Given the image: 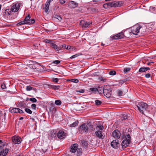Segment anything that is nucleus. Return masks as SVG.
Instances as JSON below:
<instances>
[{"label": "nucleus", "mask_w": 156, "mask_h": 156, "mask_svg": "<svg viewBox=\"0 0 156 156\" xmlns=\"http://www.w3.org/2000/svg\"><path fill=\"white\" fill-rule=\"evenodd\" d=\"M132 34V31H131V30L129 28L126 30L124 32L122 31L117 34L111 36L110 40L112 41L114 40L119 39L122 38L124 37L129 38L131 37Z\"/></svg>", "instance_id": "nucleus-1"}, {"label": "nucleus", "mask_w": 156, "mask_h": 156, "mask_svg": "<svg viewBox=\"0 0 156 156\" xmlns=\"http://www.w3.org/2000/svg\"><path fill=\"white\" fill-rule=\"evenodd\" d=\"M130 29L132 34L135 35H138L139 34H142L143 32V27L139 24H136Z\"/></svg>", "instance_id": "nucleus-2"}, {"label": "nucleus", "mask_w": 156, "mask_h": 156, "mask_svg": "<svg viewBox=\"0 0 156 156\" xmlns=\"http://www.w3.org/2000/svg\"><path fill=\"white\" fill-rule=\"evenodd\" d=\"M30 17L29 15L26 16L23 20H20L18 21V23L17 25L18 26H20L21 25H24L25 24H32L35 22V20L34 19H30Z\"/></svg>", "instance_id": "nucleus-3"}, {"label": "nucleus", "mask_w": 156, "mask_h": 156, "mask_svg": "<svg viewBox=\"0 0 156 156\" xmlns=\"http://www.w3.org/2000/svg\"><path fill=\"white\" fill-rule=\"evenodd\" d=\"M136 106L140 112L143 114H144V111L146 110L148 105L146 103L140 102H138Z\"/></svg>", "instance_id": "nucleus-4"}, {"label": "nucleus", "mask_w": 156, "mask_h": 156, "mask_svg": "<svg viewBox=\"0 0 156 156\" xmlns=\"http://www.w3.org/2000/svg\"><path fill=\"white\" fill-rule=\"evenodd\" d=\"M126 139L122 141V146L123 149L128 146L130 143V136L129 134L126 135L125 136Z\"/></svg>", "instance_id": "nucleus-5"}, {"label": "nucleus", "mask_w": 156, "mask_h": 156, "mask_svg": "<svg viewBox=\"0 0 156 156\" xmlns=\"http://www.w3.org/2000/svg\"><path fill=\"white\" fill-rule=\"evenodd\" d=\"M112 89L109 86H106L104 87V90L103 94L107 98H109L111 95Z\"/></svg>", "instance_id": "nucleus-6"}, {"label": "nucleus", "mask_w": 156, "mask_h": 156, "mask_svg": "<svg viewBox=\"0 0 156 156\" xmlns=\"http://www.w3.org/2000/svg\"><path fill=\"white\" fill-rule=\"evenodd\" d=\"M88 130V127L87 126L86 124L85 123L81 125L79 128V131L81 134L87 132Z\"/></svg>", "instance_id": "nucleus-7"}, {"label": "nucleus", "mask_w": 156, "mask_h": 156, "mask_svg": "<svg viewBox=\"0 0 156 156\" xmlns=\"http://www.w3.org/2000/svg\"><path fill=\"white\" fill-rule=\"evenodd\" d=\"M20 6V4L19 3H16L15 4H13L11 9H10V12H17L19 9Z\"/></svg>", "instance_id": "nucleus-8"}, {"label": "nucleus", "mask_w": 156, "mask_h": 156, "mask_svg": "<svg viewBox=\"0 0 156 156\" xmlns=\"http://www.w3.org/2000/svg\"><path fill=\"white\" fill-rule=\"evenodd\" d=\"M110 6L111 7H117L122 6V2H113L108 3Z\"/></svg>", "instance_id": "nucleus-9"}, {"label": "nucleus", "mask_w": 156, "mask_h": 156, "mask_svg": "<svg viewBox=\"0 0 156 156\" xmlns=\"http://www.w3.org/2000/svg\"><path fill=\"white\" fill-rule=\"evenodd\" d=\"M66 133L63 131L60 130L57 134L58 137L60 139H64L66 136Z\"/></svg>", "instance_id": "nucleus-10"}, {"label": "nucleus", "mask_w": 156, "mask_h": 156, "mask_svg": "<svg viewBox=\"0 0 156 156\" xmlns=\"http://www.w3.org/2000/svg\"><path fill=\"white\" fill-rule=\"evenodd\" d=\"M112 135L115 138L119 139L121 136V133L118 130L116 129L112 132Z\"/></svg>", "instance_id": "nucleus-11"}, {"label": "nucleus", "mask_w": 156, "mask_h": 156, "mask_svg": "<svg viewBox=\"0 0 156 156\" xmlns=\"http://www.w3.org/2000/svg\"><path fill=\"white\" fill-rule=\"evenodd\" d=\"M111 146L113 148H118L119 145L118 140H113L111 142Z\"/></svg>", "instance_id": "nucleus-12"}, {"label": "nucleus", "mask_w": 156, "mask_h": 156, "mask_svg": "<svg viewBox=\"0 0 156 156\" xmlns=\"http://www.w3.org/2000/svg\"><path fill=\"white\" fill-rule=\"evenodd\" d=\"M12 141L14 144H19L21 143L22 140L21 138L18 136H14L12 137Z\"/></svg>", "instance_id": "nucleus-13"}, {"label": "nucleus", "mask_w": 156, "mask_h": 156, "mask_svg": "<svg viewBox=\"0 0 156 156\" xmlns=\"http://www.w3.org/2000/svg\"><path fill=\"white\" fill-rule=\"evenodd\" d=\"M78 5V3L75 2L74 1H72L70 2L68 5V7L71 9L77 7Z\"/></svg>", "instance_id": "nucleus-14"}, {"label": "nucleus", "mask_w": 156, "mask_h": 156, "mask_svg": "<svg viewBox=\"0 0 156 156\" xmlns=\"http://www.w3.org/2000/svg\"><path fill=\"white\" fill-rule=\"evenodd\" d=\"M80 23L81 25H82L83 27L85 28L89 27L90 25L91 24V23L90 22H85L84 20H82L80 22Z\"/></svg>", "instance_id": "nucleus-15"}, {"label": "nucleus", "mask_w": 156, "mask_h": 156, "mask_svg": "<svg viewBox=\"0 0 156 156\" xmlns=\"http://www.w3.org/2000/svg\"><path fill=\"white\" fill-rule=\"evenodd\" d=\"M78 147V145L76 144L72 145L70 150V151L73 153H75Z\"/></svg>", "instance_id": "nucleus-16"}, {"label": "nucleus", "mask_w": 156, "mask_h": 156, "mask_svg": "<svg viewBox=\"0 0 156 156\" xmlns=\"http://www.w3.org/2000/svg\"><path fill=\"white\" fill-rule=\"evenodd\" d=\"M9 151V149L6 148L0 151V156H6Z\"/></svg>", "instance_id": "nucleus-17"}, {"label": "nucleus", "mask_w": 156, "mask_h": 156, "mask_svg": "<svg viewBox=\"0 0 156 156\" xmlns=\"http://www.w3.org/2000/svg\"><path fill=\"white\" fill-rule=\"evenodd\" d=\"M96 136L100 139H102L104 138V136L102 134V132L100 130H97L95 132Z\"/></svg>", "instance_id": "nucleus-18"}, {"label": "nucleus", "mask_w": 156, "mask_h": 156, "mask_svg": "<svg viewBox=\"0 0 156 156\" xmlns=\"http://www.w3.org/2000/svg\"><path fill=\"white\" fill-rule=\"evenodd\" d=\"M150 68L149 67H141L140 68L138 71V72L140 73H141L142 72H144L147 71L149 70Z\"/></svg>", "instance_id": "nucleus-19"}, {"label": "nucleus", "mask_w": 156, "mask_h": 156, "mask_svg": "<svg viewBox=\"0 0 156 156\" xmlns=\"http://www.w3.org/2000/svg\"><path fill=\"white\" fill-rule=\"evenodd\" d=\"M48 87L50 89L56 90H58L59 89L60 86L59 85H49Z\"/></svg>", "instance_id": "nucleus-20"}, {"label": "nucleus", "mask_w": 156, "mask_h": 156, "mask_svg": "<svg viewBox=\"0 0 156 156\" xmlns=\"http://www.w3.org/2000/svg\"><path fill=\"white\" fill-rule=\"evenodd\" d=\"M20 110V109L18 108H12L11 109L10 108L9 109V112L12 113H18L19 111V110Z\"/></svg>", "instance_id": "nucleus-21"}, {"label": "nucleus", "mask_w": 156, "mask_h": 156, "mask_svg": "<svg viewBox=\"0 0 156 156\" xmlns=\"http://www.w3.org/2000/svg\"><path fill=\"white\" fill-rule=\"evenodd\" d=\"M50 3L51 2H50L48 1V0L46 3L45 7L44 8V11L45 12H47L48 11L49 8V5Z\"/></svg>", "instance_id": "nucleus-22"}, {"label": "nucleus", "mask_w": 156, "mask_h": 156, "mask_svg": "<svg viewBox=\"0 0 156 156\" xmlns=\"http://www.w3.org/2000/svg\"><path fill=\"white\" fill-rule=\"evenodd\" d=\"M51 46L57 51H58L60 50V48H58L56 44L54 43V41H53V42H52L51 44Z\"/></svg>", "instance_id": "nucleus-23"}, {"label": "nucleus", "mask_w": 156, "mask_h": 156, "mask_svg": "<svg viewBox=\"0 0 156 156\" xmlns=\"http://www.w3.org/2000/svg\"><path fill=\"white\" fill-rule=\"evenodd\" d=\"M98 89L97 92H98L100 94L103 93L104 90V87H98Z\"/></svg>", "instance_id": "nucleus-24"}, {"label": "nucleus", "mask_w": 156, "mask_h": 156, "mask_svg": "<svg viewBox=\"0 0 156 156\" xmlns=\"http://www.w3.org/2000/svg\"><path fill=\"white\" fill-rule=\"evenodd\" d=\"M78 123V121H75L72 124H70V126L71 127H75L77 126Z\"/></svg>", "instance_id": "nucleus-25"}, {"label": "nucleus", "mask_w": 156, "mask_h": 156, "mask_svg": "<svg viewBox=\"0 0 156 156\" xmlns=\"http://www.w3.org/2000/svg\"><path fill=\"white\" fill-rule=\"evenodd\" d=\"M5 146V143L2 140H0V150L2 149Z\"/></svg>", "instance_id": "nucleus-26"}, {"label": "nucleus", "mask_w": 156, "mask_h": 156, "mask_svg": "<svg viewBox=\"0 0 156 156\" xmlns=\"http://www.w3.org/2000/svg\"><path fill=\"white\" fill-rule=\"evenodd\" d=\"M90 90L94 93H96L97 92L98 89L97 88H90Z\"/></svg>", "instance_id": "nucleus-27"}, {"label": "nucleus", "mask_w": 156, "mask_h": 156, "mask_svg": "<svg viewBox=\"0 0 156 156\" xmlns=\"http://www.w3.org/2000/svg\"><path fill=\"white\" fill-rule=\"evenodd\" d=\"M81 142L82 145L83 146H86L87 145V142L84 140H81Z\"/></svg>", "instance_id": "nucleus-28"}, {"label": "nucleus", "mask_w": 156, "mask_h": 156, "mask_svg": "<svg viewBox=\"0 0 156 156\" xmlns=\"http://www.w3.org/2000/svg\"><path fill=\"white\" fill-rule=\"evenodd\" d=\"M54 41L48 39H45L44 40V42L47 43H49L51 44Z\"/></svg>", "instance_id": "nucleus-29"}, {"label": "nucleus", "mask_w": 156, "mask_h": 156, "mask_svg": "<svg viewBox=\"0 0 156 156\" xmlns=\"http://www.w3.org/2000/svg\"><path fill=\"white\" fill-rule=\"evenodd\" d=\"M95 104L97 105H100L102 104V102L98 100H96L95 101Z\"/></svg>", "instance_id": "nucleus-30"}, {"label": "nucleus", "mask_w": 156, "mask_h": 156, "mask_svg": "<svg viewBox=\"0 0 156 156\" xmlns=\"http://www.w3.org/2000/svg\"><path fill=\"white\" fill-rule=\"evenodd\" d=\"M69 81L74 83H77L79 82V80L76 79H73L69 80Z\"/></svg>", "instance_id": "nucleus-31"}, {"label": "nucleus", "mask_w": 156, "mask_h": 156, "mask_svg": "<svg viewBox=\"0 0 156 156\" xmlns=\"http://www.w3.org/2000/svg\"><path fill=\"white\" fill-rule=\"evenodd\" d=\"M25 111L28 114H31L32 113V111L29 108H25Z\"/></svg>", "instance_id": "nucleus-32"}, {"label": "nucleus", "mask_w": 156, "mask_h": 156, "mask_svg": "<svg viewBox=\"0 0 156 156\" xmlns=\"http://www.w3.org/2000/svg\"><path fill=\"white\" fill-rule=\"evenodd\" d=\"M104 129L103 126L100 125L97 126L96 127V129L98 130H102Z\"/></svg>", "instance_id": "nucleus-33"}, {"label": "nucleus", "mask_w": 156, "mask_h": 156, "mask_svg": "<svg viewBox=\"0 0 156 156\" xmlns=\"http://www.w3.org/2000/svg\"><path fill=\"white\" fill-rule=\"evenodd\" d=\"M61 103L62 102L60 100H56L55 101V104L57 105H60Z\"/></svg>", "instance_id": "nucleus-34"}, {"label": "nucleus", "mask_w": 156, "mask_h": 156, "mask_svg": "<svg viewBox=\"0 0 156 156\" xmlns=\"http://www.w3.org/2000/svg\"><path fill=\"white\" fill-rule=\"evenodd\" d=\"M54 18L57 19L59 21H61L62 19V17L58 15H55L54 16Z\"/></svg>", "instance_id": "nucleus-35"}, {"label": "nucleus", "mask_w": 156, "mask_h": 156, "mask_svg": "<svg viewBox=\"0 0 156 156\" xmlns=\"http://www.w3.org/2000/svg\"><path fill=\"white\" fill-rule=\"evenodd\" d=\"M29 100L30 101L34 103L36 102L37 101V99L34 98H30Z\"/></svg>", "instance_id": "nucleus-36"}, {"label": "nucleus", "mask_w": 156, "mask_h": 156, "mask_svg": "<svg viewBox=\"0 0 156 156\" xmlns=\"http://www.w3.org/2000/svg\"><path fill=\"white\" fill-rule=\"evenodd\" d=\"M116 74V72L115 71H111L109 72V74L111 75H114Z\"/></svg>", "instance_id": "nucleus-37"}, {"label": "nucleus", "mask_w": 156, "mask_h": 156, "mask_svg": "<svg viewBox=\"0 0 156 156\" xmlns=\"http://www.w3.org/2000/svg\"><path fill=\"white\" fill-rule=\"evenodd\" d=\"M26 89L27 91H30L33 89V87L30 86H28L27 87Z\"/></svg>", "instance_id": "nucleus-38"}, {"label": "nucleus", "mask_w": 156, "mask_h": 156, "mask_svg": "<svg viewBox=\"0 0 156 156\" xmlns=\"http://www.w3.org/2000/svg\"><path fill=\"white\" fill-rule=\"evenodd\" d=\"M130 70V68H125L124 69L123 71L125 73H126L128 72Z\"/></svg>", "instance_id": "nucleus-39"}, {"label": "nucleus", "mask_w": 156, "mask_h": 156, "mask_svg": "<svg viewBox=\"0 0 156 156\" xmlns=\"http://www.w3.org/2000/svg\"><path fill=\"white\" fill-rule=\"evenodd\" d=\"M127 118V115L126 114H123V116L121 117V119L122 120H125Z\"/></svg>", "instance_id": "nucleus-40"}, {"label": "nucleus", "mask_w": 156, "mask_h": 156, "mask_svg": "<svg viewBox=\"0 0 156 156\" xmlns=\"http://www.w3.org/2000/svg\"><path fill=\"white\" fill-rule=\"evenodd\" d=\"M31 108L34 110H35L36 108V105L34 104H32L31 106Z\"/></svg>", "instance_id": "nucleus-41"}, {"label": "nucleus", "mask_w": 156, "mask_h": 156, "mask_svg": "<svg viewBox=\"0 0 156 156\" xmlns=\"http://www.w3.org/2000/svg\"><path fill=\"white\" fill-rule=\"evenodd\" d=\"M103 7L105 8H108L110 6V5L108 4V3L104 4L103 5Z\"/></svg>", "instance_id": "nucleus-42"}, {"label": "nucleus", "mask_w": 156, "mask_h": 156, "mask_svg": "<svg viewBox=\"0 0 156 156\" xmlns=\"http://www.w3.org/2000/svg\"><path fill=\"white\" fill-rule=\"evenodd\" d=\"M60 62V61L59 60H55L52 63H54L56 64H58Z\"/></svg>", "instance_id": "nucleus-43"}, {"label": "nucleus", "mask_w": 156, "mask_h": 156, "mask_svg": "<svg viewBox=\"0 0 156 156\" xmlns=\"http://www.w3.org/2000/svg\"><path fill=\"white\" fill-rule=\"evenodd\" d=\"M1 87L3 89H5L6 88L5 85L4 83H3L2 84Z\"/></svg>", "instance_id": "nucleus-44"}, {"label": "nucleus", "mask_w": 156, "mask_h": 156, "mask_svg": "<svg viewBox=\"0 0 156 156\" xmlns=\"http://www.w3.org/2000/svg\"><path fill=\"white\" fill-rule=\"evenodd\" d=\"M123 94L122 91L121 90H118V94L119 96L122 95Z\"/></svg>", "instance_id": "nucleus-45"}, {"label": "nucleus", "mask_w": 156, "mask_h": 156, "mask_svg": "<svg viewBox=\"0 0 156 156\" xmlns=\"http://www.w3.org/2000/svg\"><path fill=\"white\" fill-rule=\"evenodd\" d=\"M62 47L63 48H66V49H68V47L67 45H66L65 44H63L62 45Z\"/></svg>", "instance_id": "nucleus-46"}, {"label": "nucleus", "mask_w": 156, "mask_h": 156, "mask_svg": "<svg viewBox=\"0 0 156 156\" xmlns=\"http://www.w3.org/2000/svg\"><path fill=\"white\" fill-rule=\"evenodd\" d=\"M79 55L78 54H76L74 55H73L72 56H71L70 57V58L71 59L73 58H76V57L78 56Z\"/></svg>", "instance_id": "nucleus-47"}, {"label": "nucleus", "mask_w": 156, "mask_h": 156, "mask_svg": "<svg viewBox=\"0 0 156 156\" xmlns=\"http://www.w3.org/2000/svg\"><path fill=\"white\" fill-rule=\"evenodd\" d=\"M66 0H60L59 2L62 4H63L66 2Z\"/></svg>", "instance_id": "nucleus-48"}, {"label": "nucleus", "mask_w": 156, "mask_h": 156, "mask_svg": "<svg viewBox=\"0 0 156 156\" xmlns=\"http://www.w3.org/2000/svg\"><path fill=\"white\" fill-rule=\"evenodd\" d=\"M151 76V74L150 73H147L145 74V77L146 78H150Z\"/></svg>", "instance_id": "nucleus-49"}, {"label": "nucleus", "mask_w": 156, "mask_h": 156, "mask_svg": "<svg viewBox=\"0 0 156 156\" xmlns=\"http://www.w3.org/2000/svg\"><path fill=\"white\" fill-rule=\"evenodd\" d=\"M53 81L54 82H55L56 83H57L58 81V79L57 78H53Z\"/></svg>", "instance_id": "nucleus-50"}, {"label": "nucleus", "mask_w": 156, "mask_h": 156, "mask_svg": "<svg viewBox=\"0 0 156 156\" xmlns=\"http://www.w3.org/2000/svg\"><path fill=\"white\" fill-rule=\"evenodd\" d=\"M99 79L101 81H103L105 82V80H106L105 78H104L103 77H101L99 78Z\"/></svg>", "instance_id": "nucleus-51"}, {"label": "nucleus", "mask_w": 156, "mask_h": 156, "mask_svg": "<svg viewBox=\"0 0 156 156\" xmlns=\"http://www.w3.org/2000/svg\"><path fill=\"white\" fill-rule=\"evenodd\" d=\"M94 76H98L99 75V73L98 72L94 73L93 74Z\"/></svg>", "instance_id": "nucleus-52"}, {"label": "nucleus", "mask_w": 156, "mask_h": 156, "mask_svg": "<svg viewBox=\"0 0 156 156\" xmlns=\"http://www.w3.org/2000/svg\"><path fill=\"white\" fill-rule=\"evenodd\" d=\"M18 113L22 114L24 113V112L22 110H21L20 109V110H19Z\"/></svg>", "instance_id": "nucleus-53"}, {"label": "nucleus", "mask_w": 156, "mask_h": 156, "mask_svg": "<svg viewBox=\"0 0 156 156\" xmlns=\"http://www.w3.org/2000/svg\"><path fill=\"white\" fill-rule=\"evenodd\" d=\"M77 92H79L80 93H83L84 92V90H82L81 91H77Z\"/></svg>", "instance_id": "nucleus-54"}, {"label": "nucleus", "mask_w": 156, "mask_h": 156, "mask_svg": "<svg viewBox=\"0 0 156 156\" xmlns=\"http://www.w3.org/2000/svg\"><path fill=\"white\" fill-rule=\"evenodd\" d=\"M78 152H79L80 153H82V150L80 149H79L77 150Z\"/></svg>", "instance_id": "nucleus-55"}, {"label": "nucleus", "mask_w": 156, "mask_h": 156, "mask_svg": "<svg viewBox=\"0 0 156 156\" xmlns=\"http://www.w3.org/2000/svg\"><path fill=\"white\" fill-rule=\"evenodd\" d=\"M53 136H56V135L55 133H54V134H52L51 135V137H52Z\"/></svg>", "instance_id": "nucleus-56"}, {"label": "nucleus", "mask_w": 156, "mask_h": 156, "mask_svg": "<svg viewBox=\"0 0 156 156\" xmlns=\"http://www.w3.org/2000/svg\"><path fill=\"white\" fill-rule=\"evenodd\" d=\"M23 117H21L20 118V119H19V120H22L23 119Z\"/></svg>", "instance_id": "nucleus-57"}, {"label": "nucleus", "mask_w": 156, "mask_h": 156, "mask_svg": "<svg viewBox=\"0 0 156 156\" xmlns=\"http://www.w3.org/2000/svg\"><path fill=\"white\" fill-rule=\"evenodd\" d=\"M151 63V62H147V64L148 65H149Z\"/></svg>", "instance_id": "nucleus-58"}, {"label": "nucleus", "mask_w": 156, "mask_h": 156, "mask_svg": "<svg viewBox=\"0 0 156 156\" xmlns=\"http://www.w3.org/2000/svg\"><path fill=\"white\" fill-rule=\"evenodd\" d=\"M68 46V49H70L71 48V46Z\"/></svg>", "instance_id": "nucleus-59"}, {"label": "nucleus", "mask_w": 156, "mask_h": 156, "mask_svg": "<svg viewBox=\"0 0 156 156\" xmlns=\"http://www.w3.org/2000/svg\"><path fill=\"white\" fill-rule=\"evenodd\" d=\"M101 45L102 46H104L105 45V44H103L102 43H101Z\"/></svg>", "instance_id": "nucleus-60"}, {"label": "nucleus", "mask_w": 156, "mask_h": 156, "mask_svg": "<svg viewBox=\"0 0 156 156\" xmlns=\"http://www.w3.org/2000/svg\"><path fill=\"white\" fill-rule=\"evenodd\" d=\"M93 2H95L96 1V0H94V1H93Z\"/></svg>", "instance_id": "nucleus-61"}, {"label": "nucleus", "mask_w": 156, "mask_h": 156, "mask_svg": "<svg viewBox=\"0 0 156 156\" xmlns=\"http://www.w3.org/2000/svg\"><path fill=\"white\" fill-rule=\"evenodd\" d=\"M1 111H0V116L1 115Z\"/></svg>", "instance_id": "nucleus-62"}, {"label": "nucleus", "mask_w": 156, "mask_h": 156, "mask_svg": "<svg viewBox=\"0 0 156 156\" xmlns=\"http://www.w3.org/2000/svg\"><path fill=\"white\" fill-rule=\"evenodd\" d=\"M8 14H9V15H10V14L9 13H9H8Z\"/></svg>", "instance_id": "nucleus-63"}, {"label": "nucleus", "mask_w": 156, "mask_h": 156, "mask_svg": "<svg viewBox=\"0 0 156 156\" xmlns=\"http://www.w3.org/2000/svg\"><path fill=\"white\" fill-rule=\"evenodd\" d=\"M151 62V63H154V62Z\"/></svg>", "instance_id": "nucleus-64"}]
</instances>
